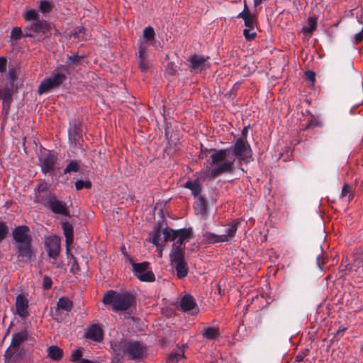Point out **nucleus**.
I'll use <instances>...</instances> for the list:
<instances>
[{
	"instance_id": "nucleus-35",
	"label": "nucleus",
	"mask_w": 363,
	"mask_h": 363,
	"mask_svg": "<svg viewBox=\"0 0 363 363\" xmlns=\"http://www.w3.org/2000/svg\"><path fill=\"white\" fill-rule=\"evenodd\" d=\"M25 33V27L23 29L21 27H14L11 31V39L17 41L22 38H27Z\"/></svg>"
},
{
	"instance_id": "nucleus-58",
	"label": "nucleus",
	"mask_w": 363,
	"mask_h": 363,
	"mask_svg": "<svg viewBox=\"0 0 363 363\" xmlns=\"http://www.w3.org/2000/svg\"><path fill=\"white\" fill-rule=\"evenodd\" d=\"M253 1H254V6L257 7L262 4V0H253Z\"/></svg>"
},
{
	"instance_id": "nucleus-12",
	"label": "nucleus",
	"mask_w": 363,
	"mask_h": 363,
	"mask_svg": "<svg viewBox=\"0 0 363 363\" xmlns=\"http://www.w3.org/2000/svg\"><path fill=\"white\" fill-rule=\"evenodd\" d=\"M45 250L49 257L56 260L60 252V239L57 235L50 236L45 241Z\"/></svg>"
},
{
	"instance_id": "nucleus-8",
	"label": "nucleus",
	"mask_w": 363,
	"mask_h": 363,
	"mask_svg": "<svg viewBox=\"0 0 363 363\" xmlns=\"http://www.w3.org/2000/svg\"><path fill=\"white\" fill-rule=\"evenodd\" d=\"M13 240L18 244L32 243L30 228L27 225H18L12 230Z\"/></svg>"
},
{
	"instance_id": "nucleus-54",
	"label": "nucleus",
	"mask_w": 363,
	"mask_h": 363,
	"mask_svg": "<svg viewBox=\"0 0 363 363\" xmlns=\"http://www.w3.org/2000/svg\"><path fill=\"white\" fill-rule=\"evenodd\" d=\"M317 264L318 265V267L320 268H322V267L325 264V257L323 256V255H318L317 256Z\"/></svg>"
},
{
	"instance_id": "nucleus-53",
	"label": "nucleus",
	"mask_w": 363,
	"mask_h": 363,
	"mask_svg": "<svg viewBox=\"0 0 363 363\" xmlns=\"http://www.w3.org/2000/svg\"><path fill=\"white\" fill-rule=\"evenodd\" d=\"M9 79L13 82L16 78V71L15 69H9Z\"/></svg>"
},
{
	"instance_id": "nucleus-63",
	"label": "nucleus",
	"mask_w": 363,
	"mask_h": 363,
	"mask_svg": "<svg viewBox=\"0 0 363 363\" xmlns=\"http://www.w3.org/2000/svg\"><path fill=\"white\" fill-rule=\"evenodd\" d=\"M125 247H123L121 248V250H125Z\"/></svg>"
},
{
	"instance_id": "nucleus-19",
	"label": "nucleus",
	"mask_w": 363,
	"mask_h": 363,
	"mask_svg": "<svg viewBox=\"0 0 363 363\" xmlns=\"http://www.w3.org/2000/svg\"><path fill=\"white\" fill-rule=\"evenodd\" d=\"M69 141L77 145L82 138V129L80 125L74 123L68 129Z\"/></svg>"
},
{
	"instance_id": "nucleus-5",
	"label": "nucleus",
	"mask_w": 363,
	"mask_h": 363,
	"mask_svg": "<svg viewBox=\"0 0 363 363\" xmlns=\"http://www.w3.org/2000/svg\"><path fill=\"white\" fill-rule=\"evenodd\" d=\"M137 305L135 296L125 291L117 294L113 311L115 312L126 311L130 308H135Z\"/></svg>"
},
{
	"instance_id": "nucleus-2",
	"label": "nucleus",
	"mask_w": 363,
	"mask_h": 363,
	"mask_svg": "<svg viewBox=\"0 0 363 363\" xmlns=\"http://www.w3.org/2000/svg\"><path fill=\"white\" fill-rule=\"evenodd\" d=\"M23 18L26 23L25 26L26 37L40 40L49 38L52 35L53 24L40 18L38 11L27 9L23 13Z\"/></svg>"
},
{
	"instance_id": "nucleus-34",
	"label": "nucleus",
	"mask_w": 363,
	"mask_h": 363,
	"mask_svg": "<svg viewBox=\"0 0 363 363\" xmlns=\"http://www.w3.org/2000/svg\"><path fill=\"white\" fill-rule=\"evenodd\" d=\"M48 78L51 79V82L55 88L61 85L67 77L63 73H53L51 77Z\"/></svg>"
},
{
	"instance_id": "nucleus-17",
	"label": "nucleus",
	"mask_w": 363,
	"mask_h": 363,
	"mask_svg": "<svg viewBox=\"0 0 363 363\" xmlns=\"http://www.w3.org/2000/svg\"><path fill=\"white\" fill-rule=\"evenodd\" d=\"M28 301L22 294L16 296V310L17 314L21 318H26L28 315Z\"/></svg>"
},
{
	"instance_id": "nucleus-42",
	"label": "nucleus",
	"mask_w": 363,
	"mask_h": 363,
	"mask_svg": "<svg viewBox=\"0 0 363 363\" xmlns=\"http://www.w3.org/2000/svg\"><path fill=\"white\" fill-rule=\"evenodd\" d=\"M152 242L157 247L160 246V241L161 240L162 231L160 228L155 229L152 234Z\"/></svg>"
},
{
	"instance_id": "nucleus-48",
	"label": "nucleus",
	"mask_w": 363,
	"mask_h": 363,
	"mask_svg": "<svg viewBox=\"0 0 363 363\" xmlns=\"http://www.w3.org/2000/svg\"><path fill=\"white\" fill-rule=\"evenodd\" d=\"M182 357H184V354L179 352H172L168 357V363H177Z\"/></svg>"
},
{
	"instance_id": "nucleus-49",
	"label": "nucleus",
	"mask_w": 363,
	"mask_h": 363,
	"mask_svg": "<svg viewBox=\"0 0 363 363\" xmlns=\"http://www.w3.org/2000/svg\"><path fill=\"white\" fill-rule=\"evenodd\" d=\"M48 185L45 182L40 183L37 189L35 190V193H43V194H48Z\"/></svg>"
},
{
	"instance_id": "nucleus-60",
	"label": "nucleus",
	"mask_w": 363,
	"mask_h": 363,
	"mask_svg": "<svg viewBox=\"0 0 363 363\" xmlns=\"http://www.w3.org/2000/svg\"><path fill=\"white\" fill-rule=\"evenodd\" d=\"M351 268H352L351 265L348 264H346L344 267V269H342V270H350Z\"/></svg>"
},
{
	"instance_id": "nucleus-38",
	"label": "nucleus",
	"mask_w": 363,
	"mask_h": 363,
	"mask_svg": "<svg viewBox=\"0 0 363 363\" xmlns=\"http://www.w3.org/2000/svg\"><path fill=\"white\" fill-rule=\"evenodd\" d=\"M80 163L81 162L77 160L70 161L64 169V174L77 172L80 169Z\"/></svg>"
},
{
	"instance_id": "nucleus-47",
	"label": "nucleus",
	"mask_w": 363,
	"mask_h": 363,
	"mask_svg": "<svg viewBox=\"0 0 363 363\" xmlns=\"http://www.w3.org/2000/svg\"><path fill=\"white\" fill-rule=\"evenodd\" d=\"M252 30V29L245 28L243 30V35H244L245 39L248 41H251V40H254L255 38V37L257 36L256 32H252L251 31Z\"/></svg>"
},
{
	"instance_id": "nucleus-29",
	"label": "nucleus",
	"mask_w": 363,
	"mask_h": 363,
	"mask_svg": "<svg viewBox=\"0 0 363 363\" xmlns=\"http://www.w3.org/2000/svg\"><path fill=\"white\" fill-rule=\"evenodd\" d=\"M354 197L353 192L352 191V186L348 184H345L342 186L340 199L345 202H350Z\"/></svg>"
},
{
	"instance_id": "nucleus-37",
	"label": "nucleus",
	"mask_w": 363,
	"mask_h": 363,
	"mask_svg": "<svg viewBox=\"0 0 363 363\" xmlns=\"http://www.w3.org/2000/svg\"><path fill=\"white\" fill-rule=\"evenodd\" d=\"M86 29L83 26H77L74 28L72 33V36L77 38L79 40L88 39V35L86 34Z\"/></svg>"
},
{
	"instance_id": "nucleus-21",
	"label": "nucleus",
	"mask_w": 363,
	"mask_h": 363,
	"mask_svg": "<svg viewBox=\"0 0 363 363\" xmlns=\"http://www.w3.org/2000/svg\"><path fill=\"white\" fill-rule=\"evenodd\" d=\"M184 186L190 189L191 191L192 195L195 198H197L200 196L199 194L201 192L202 187L199 179L187 181L184 184Z\"/></svg>"
},
{
	"instance_id": "nucleus-25",
	"label": "nucleus",
	"mask_w": 363,
	"mask_h": 363,
	"mask_svg": "<svg viewBox=\"0 0 363 363\" xmlns=\"http://www.w3.org/2000/svg\"><path fill=\"white\" fill-rule=\"evenodd\" d=\"M185 245H181L178 244L174 243L172 245V249L169 254L170 259H179L184 258L185 253Z\"/></svg>"
},
{
	"instance_id": "nucleus-50",
	"label": "nucleus",
	"mask_w": 363,
	"mask_h": 363,
	"mask_svg": "<svg viewBox=\"0 0 363 363\" xmlns=\"http://www.w3.org/2000/svg\"><path fill=\"white\" fill-rule=\"evenodd\" d=\"M305 78H306V80H307L311 83H314V82L315 80V74L314 72H313L311 70H307L305 72Z\"/></svg>"
},
{
	"instance_id": "nucleus-27",
	"label": "nucleus",
	"mask_w": 363,
	"mask_h": 363,
	"mask_svg": "<svg viewBox=\"0 0 363 363\" xmlns=\"http://www.w3.org/2000/svg\"><path fill=\"white\" fill-rule=\"evenodd\" d=\"M240 225V221L238 219L233 220L232 222H230L227 225V229L225 230V234H223V235H225L227 237L228 241L232 238H234L236 232L238 230V228Z\"/></svg>"
},
{
	"instance_id": "nucleus-36",
	"label": "nucleus",
	"mask_w": 363,
	"mask_h": 363,
	"mask_svg": "<svg viewBox=\"0 0 363 363\" xmlns=\"http://www.w3.org/2000/svg\"><path fill=\"white\" fill-rule=\"evenodd\" d=\"M317 19L314 16H311L308 19V26L303 28V32L305 34H311L316 29Z\"/></svg>"
},
{
	"instance_id": "nucleus-57",
	"label": "nucleus",
	"mask_w": 363,
	"mask_h": 363,
	"mask_svg": "<svg viewBox=\"0 0 363 363\" xmlns=\"http://www.w3.org/2000/svg\"><path fill=\"white\" fill-rule=\"evenodd\" d=\"M347 330L346 327L340 326L337 330V335L342 336L343 333Z\"/></svg>"
},
{
	"instance_id": "nucleus-14",
	"label": "nucleus",
	"mask_w": 363,
	"mask_h": 363,
	"mask_svg": "<svg viewBox=\"0 0 363 363\" xmlns=\"http://www.w3.org/2000/svg\"><path fill=\"white\" fill-rule=\"evenodd\" d=\"M171 264L175 269L177 276L179 279H184L187 276L189 268L184 258L172 259Z\"/></svg>"
},
{
	"instance_id": "nucleus-24",
	"label": "nucleus",
	"mask_w": 363,
	"mask_h": 363,
	"mask_svg": "<svg viewBox=\"0 0 363 363\" xmlns=\"http://www.w3.org/2000/svg\"><path fill=\"white\" fill-rule=\"evenodd\" d=\"M196 306L194 298L191 295H185L182 297L180 301L181 309L184 311H190Z\"/></svg>"
},
{
	"instance_id": "nucleus-31",
	"label": "nucleus",
	"mask_w": 363,
	"mask_h": 363,
	"mask_svg": "<svg viewBox=\"0 0 363 363\" xmlns=\"http://www.w3.org/2000/svg\"><path fill=\"white\" fill-rule=\"evenodd\" d=\"M54 8V4L52 1L48 0H41L39 2L38 13L46 15L50 13Z\"/></svg>"
},
{
	"instance_id": "nucleus-9",
	"label": "nucleus",
	"mask_w": 363,
	"mask_h": 363,
	"mask_svg": "<svg viewBox=\"0 0 363 363\" xmlns=\"http://www.w3.org/2000/svg\"><path fill=\"white\" fill-rule=\"evenodd\" d=\"M217 201V196L216 194L211 195L208 199L205 196L201 195L196 198L194 202V209L196 213L201 216L206 215L208 212V204H214Z\"/></svg>"
},
{
	"instance_id": "nucleus-6",
	"label": "nucleus",
	"mask_w": 363,
	"mask_h": 363,
	"mask_svg": "<svg viewBox=\"0 0 363 363\" xmlns=\"http://www.w3.org/2000/svg\"><path fill=\"white\" fill-rule=\"evenodd\" d=\"M208 59L209 57L194 54L187 59L186 65L191 73H200L210 67Z\"/></svg>"
},
{
	"instance_id": "nucleus-61",
	"label": "nucleus",
	"mask_w": 363,
	"mask_h": 363,
	"mask_svg": "<svg viewBox=\"0 0 363 363\" xmlns=\"http://www.w3.org/2000/svg\"><path fill=\"white\" fill-rule=\"evenodd\" d=\"M296 359H297V361H301V360H302L303 357L301 356L298 355L296 357Z\"/></svg>"
},
{
	"instance_id": "nucleus-64",
	"label": "nucleus",
	"mask_w": 363,
	"mask_h": 363,
	"mask_svg": "<svg viewBox=\"0 0 363 363\" xmlns=\"http://www.w3.org/2000/svg\"><path fill=\"white\" fill-rule=\"evenodd\" d=\"M362 254L363 255V250H362Z\"/></svg>"
},
{
	"instance_id": "nucleus-7",
	"label": "nucleus",
	"mask_w": 363,
	"mask_h": 363,
	"mask_svg": "<svg viewBox=\"0 0 363 363\" xmlns=\"http://www.w3.org/2000/svg\"><path fill=\"white\" fill-rule=\"evenodd\" d=\"M28 338V333L24 330L19 333H13L9 347L6 350L5 354L7 357L11 358L16 354L20 346Z\"/></svg>"
},
{
	"instance_id": "nucleus-43",
	"label": "nucleus",
	"mask_w": 363,
	"mask_h": 363,
	"mask_svg": "<svg viewBox=\"0 0 363 363\" xmlns=\"http://www.w3.org/2000/svg\"><path fill=\"white\" fill-rule=\"evenodd\" d=\"M143 37L147 41L154 40L155 37L154 28L151 26L146 27L143 30Z\"/></svg>"
},
{
	"instance_id": "nucleus-23",
	"label": "nucleus",
	"mask_w": 363,
	"mask_h": 363,
	"mask_svg": "<svg viewBox=\"0 0 363 363\" xmlns=\"http://www.w3.org/2000/svg\"><path fill=\"white\" fill-rule=\"evenodd\" d=\"M62 230L66 240L67 250L69 251V246L72 244L74 240L73 227L68 222H64L62 224Z\"/></svg>"
},
{
	"instance_id": "nucleus-4",
	"label": "nucleus",
	"mask_w": 363,
	"mask_h": 363,
	"mask_svg": "<svg viewBox=\"0 0 363 363\" xmlns=\"http://www.w3.org/2000/svg\"><path fill=\"white\" fill-rule=\"evenodd\" d=\"M164 242L174 241L175 244L185 245L186 242H189L194 238L191 228H182L174 230L166 228L163 230Z\"/></svg>"
},
{
	"instance_id": "nucleus-56",
	"label": "nucleus",
	"mask_w": 363,
	"mask_h": 363,
	"mask_svg": "<svg viewBox=\"0 0 363 363\" xmlns=\"http://www.w3.org/2000/svg\"><path fill=\"white\" fill-rule=\"evenodd\" d=\"M248 128H249V126H246L242 129V133H241L242 137L240 138H245V140H247Z\"/></svg>"
},
{
	"instance_id": "nucleus-26",
	"label": "nucleus",
	"mask_w": 363,
	"mask_h": 363,
	"mask_svg": "<svg viewBox=\"0 0 363 363\" xmlns=\"http://www.w3.org/2000/svg\"><path fill=\"white\" fill-rule=\"evenodd\" d=\"M48 356L54 361H60L63 357V350L58 346H50L48 350Z\"/></svg>"
},
{
	"instance_id": "nucleus-52",
	"label": "nucleus",
	"mask_w": 363,
	"mask_h": 363,
	"mask_svg": "<svg viewBox=\"0 0 363 363\" xmlns=\"http://www.w3.org/2000/svg\"><path fill=\"white\" fill-rule=\"evenodd\" d=\"M7 60L5 57H0V72H4L6 69Z\"/></svg>"
},
{
	"instance_id": "nucleus-16",
	"label": "nucleus",
	"mask_w": 363,
	"mask_h": 363,
	"mask_svg": "<svg viewBox=\"0 0 363 363\" xmlns=\"http://www.w3.org/2000/svg\"><path fill=\"white\" fill-rule=\"evenodd\" d=\"M147 49V45L145 43H141L138 49V66L143 72H146L149 68Z\"/></svg>"
},
{
	"instance_id": "nucleus-20",
	"label": "nucleus",
	"mask_w": 363,
	"mask_h": 363,
	"mask_svg": "<svg viewBox=\"0 0 363 363\" xmlns=\"http://www.w3.org/2000/svg\"><path fill=\"white\" fill-rule=\"evenodd\" d=\"M201 334L206 340H216L220 337V330L218 328L208 326L202 330Z\"/></svg>"
},
{
	"instance_id": "nucleus-55",
	"label": "nucleus",
	"mask_w": 363,
	"mask_h": 363,
	"mask_svg": "<svg viewBox=\"0 0 363 363\" xmlns=\"http://www.w3.org/2000/svg\"><path fill=\"white\" fill-rule=\"evenodd\" d=\"M355 43L357 44L361 43L363 40V33L359 32L354 35Z\"/></svg>"
},
{
	"instance_id": "nucleus-40",
	"label": "nucleus",
	"mask_w": 363,
	"mask_h": 363,
	"mask_svg": "<svg viewBox=\"0 0 363 363\" xmlns=\"http://www.w3.org/2000/svg\"><path fill=\"white\" fill-rule=\"evenodd\" d=\"M52 197L48 192V194H43V193H35V201L36 203H42L45 206L47 205L48 198Z\"/></svg>"
},
{
	"instance_id": "nucleus-59",
	"label": "nucleus",
	"mask_w": 363,
	"mask_h": 363,
	"mask_svg": "<svg viewBox=\"0 0 363 363\" xmlns=\"http://www.w3.org/2000/svg\"><path fill=\"white\" fill-rule=\"evenodd\" d=\"M59 69H62V71H65L66 72H68V67L66 65H61Z\"/></svg>"
},
{
	"instance_id": "nucleus-11",
	"label": "nucleus",
	"mask_w": 363,
	"mask_h": 363,
	"mask_svg": "<svg viewBox=\"0 0 363 363\" xmlns=\"http://www.w3.org/2000/svg\"><path fill=\"white\" fill-rule=\"evenodd\" d=\"M56 157L49 151H44L39 155V162L41 170L44 174L51 173L54 171Z\"/></svg>"
},
{
	"instance_id": "nucleus-44",
	"label": "nucleus",
	"mask_w": 363,
	"mask_h": 363,
	"mask_svg": "<svg viewBox=\"0 0 363 363\" xmlns=\"http://www.w3.org/2000/svg\"><path fill=\"white\" fill-rule=\"evenodd\" d=\"M84 59V56H79L78 55H74L67 57V63L74 66H78L82 63V60Z\"/></svg>"
},
{
	"instance_id": "nucleus-3",
	"label": "nucleus",
	"mask_w": 363,
	"mask_h": 363,
	"mask_svg": "<svg viewBox=\"0 0 363 363\" xmlns=\"http://www.w3.org/2000/svg\"><path fill=\"white\" fill-rule=\"evenodd\" d=\"M111 348L118 356L125 355L128 359L140 362L147 355L146 345L137 340L121 339L111 342Z\"/></svg>"
},
{
	"instance_id": "nucleus-45",
	"label": "nucleus",
	"mask_w": 363,
	"mask_h": 363,
	"mask_svg": "<svg viewBox=\"0 0 363 363\" xmlns=\"http://www.w3.org/2000/svg\"><path fill=\"white\" fill-rule=\"evenodd\" d=\"M91 182L89 180H77L75 182V188L77 190L79 191L82 189H91Z\"/></svg>"
},
{
	"instance_id": "nucleus-46",
	"label": "nucleus",
	"mask_w": 363,
	"mask_h": 363,
	"mask_svg": "<svg viewBox=\"0 0 363 363\" xmlns=\"http://www.w3.org/2000/svg\"><path fill=\"white\" fill-rule=\"evenodd\" d=\"M9 234V227L2 221L0 222V242L4 240Z\"/></svg>"
},
{
	"instance_id": "nucleus-30",
	"label": "nucleus",
	"mask_w": 363,
	"mask_h": 363,
	"mask_svg": "<svg viewBox=\"0 0 363 363\" xmlns=\"http://www.w3.org/2000/svg\"><path fill=\"white\" fill-rule=\"evenodd\" d=\"M73 308V303L67 297L62 296L59 298L57 303V308L64 310L65 311H70Z\"/></svg>"
},
{
	"instance_id": "nucleus-51",
	"label": "nucleus",
	"mask_w": 363,
	"mask_h": 363,
	"mask_svg": "<svg viewBox=\"0 0 363 363\" xmlns=\"http://www.w3.org/2000/svg\"><path fill=\"white\" fill-rule=\"evenodd\" d=\"M52 281L50 277L45 276L43 277V288L45 290L50 289L52 287Z\"/></svg>"
},
{
	"instance_id": "nucleus-22",
	"label": "nucleus",
	"mask_w": 363,
	"mask_h": 363,
	"mask_svg": "<svg viewBox=\"0 0 363 363\" xmlns=\"http://www.w3.org/2000/svg\"><path fill=\"white\" fill-rule=\"evenodd\" d=\"M128 257L132 266H133V272L135 277L138 279L140 277V274H143L144 272H145L149 267V262H143L140 263H135L133 260V259L127 255Z\"/></svg>"
},
{
	"instance_id": "nucleus-41",
	"label": "nucleus",
	"mask_w": 363,
	"mask_h": 363,
	"mask_svg": "<svg viewBox=\"0 0 363 363\" xmlns=\"http://www.w3.org/2000/svg\"><path fill=\"white\" fill-rule=\"evenodd\" d=\"M138 279L142 281L152 282L155 280V276L152 271L147 270L143 274H140Z\"/></svg>"
},
{
	"instance_id": "nucleus-32",
	"label": "nucleus",
	"mask_w": 363,
	"mask_h": 363,
	"mask_svg": "<svg viewBox=\"0 0 363 363\" xmlns=\"http://www.w3.org/2000/svg\"><path fill=\"white\" fill-rule=\"evenodd\" d=\"M1 98L3 100L2 102V108L3 111L5 112L6 114L8 113L9 110L10 108V105L12 101V96L9 90H5L2 93Z\"/></svg>"
},
{
	"instance_id": "nucleus-39",
	"label": "nucleus",
	"mask_w": 363,
	"mask_h": 363,
	"mask_svg": "<svg viewBox=\"0 0 363 363\" xmlns=\"http://www.w3.org/2000/svg\"><path fill=\"white\" fill-rule=\"evenodd\" d=\"M116 295L117 294L115 291H108L105 294L103 298V303L104 304H111L113 307L114 306V302L116 301Z\"/></svg>"
},
{
	"instance_id": "nucleus-10",
	"label": "nucleus",
	"mask_w": 363,
	"mask_h": 363,
	"mask_svg": "<svg viewBox=\"0 0 363 363\" xmlns=\"http://www.w3.org/2000/svg\"><path fill=\"white\" fill-rule=\"evenodd\" d=\"M15 251L20 262H29L35 258L32 243L16 245Z\"/></svg>"
},
{
	"instance_id": "nucleus-62",
	"label": "nucleus",
	"mask_w": 363,
	"mask_h": 363,
	"mask_svg": "<svg viewBox=\"0 0 363 363\" xmlns=\"http://www.w3.org/2000/svg\"><path fill=\"white\" fill-rule=\"evenodd\" d=\"M112 363H121L119 359H118L116 361H113Z\"/></svg>"
},
{
	"instance_id": "nucleus-33",
	"label": "nucleus",
	"mask_w": 363,
	"mask_h": 363,
	"mask_svg": "<svg viewBox=\"0 0 363 363\" xmlns=\"http://www.w3.org/2000/svg\"><path fill=\"white\" fill-rule=\"evenodd\" d=\"M55 88L51 82V79L46 78L43 80L38 86V93L42 95L46 92L50 91L52 89Z\"/></svg>"
},
{
	"instance_id": "nucleus-1",
	"label": "nucleus",
	"mask_w": 363,
	"mask_h": 363,
	"mask_svg": "<svg viewBox=\"0 0 363 363\" xmlns=\"http://www.w3.org/2000/svg\"><path fill=\"white\" fill-rule=\"evenodd\" d=\"M210 156L211 160V168L203 172L204 177L208 179H214L225 173H231L234 168L235 158L228 160L227 157L232 154L240 161L252 155L251 147L245 138H238L235 144L225 149H212Z\"/></svg>"
},
{
	"instance_id": "nucleus-13",
	"label": "nucleus",
	"mask_w": 363,
	"mask_h": 363,
	"mask_svg": "<svg viewBox=\"0 0 363 363\" xmlns=\"http://www.w3.org/2000/svg\"><path fill=\"white\" fill-rule=\"evenodd\" d=\"M52 213L60 214L65 216L69 217V211L68 210L66 203L60 200H58L55 196L48 198L47 205L45 206Z\"/></svg>"
},
{
	"instance_id": "nucleus-15",
	"label": "nucleus",
	"mask_w": 363,
	"mask_h": 363,
	"mask_svg": "<svg viewBox=\"0 0 363 363\" xmlns=\"http://www.w3.org/2000/svg\"><path fill=\"white\" fill-rule=\"evenodd\" d=\"M238 18H242L244 20L245 26L250 29H255L257 24L256 16L252 14L246 4L244 5V9L238 15Z\"/></svg>"
},
{
	"instance_id": "nucleus-18",
	"label": "nucleus",
	"mask_w": 363,
	"mask_h": 363,
	"mask_svg": "<svg viewBox=\"0 0 363 363\" xmlns=\"http://www.w3.org/2000/svg\"><path fill=\"white\" fill-rule=\"evenodd\" d=\"M86 337L94 342H100L103 339V331L98 325H92L85 335Z\"/></svg>"
},
{
	"instance_id": "nucleus-28",
	"label": "nucleus",
	"mask_w": 363,
	"mask_h": 363,
	"mask_svg": "<svg viewBox=\"0 0 363 363\" xmlns=\"http://www.w3.org/2000/svg\"><path fill=\"white\" fill-rule=\"evenodd\" d=\"M206 241L208 244H215L217 242H228L227 237L225 235H216L213 233H206L205 234Z\"/></svg>"
}]
</instances>
